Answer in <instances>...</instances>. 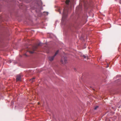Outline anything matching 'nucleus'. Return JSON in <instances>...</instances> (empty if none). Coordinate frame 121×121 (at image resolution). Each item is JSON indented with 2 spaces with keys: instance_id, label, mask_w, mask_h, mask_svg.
Returning <instances> with one entry per match:
<instances>
[{
  "instance_id": "nucleus-1",
  "label": "nucleus",
  "mask_w": 121,
  "mask_h": 121,
  "mask_svg": "<svg viewBox=\"0 0 121 121\" xmlns=\"http://www.w3.org/2000/svg\"><path fill=\"white\" fill-rule=\"evenodd\" d=\"M69 0H66L65 1V3L66 4V7L64 8L62 15V21H63L67 16L68 10L69 9L68 7L69 3Z\"/></svg>"
},
{
  "instance_id": "nucleus-2",
  "label": "nucleus",
  "mask_w": 121,
  "mask_h": 121,
  "mask_svg": "<svg viewBox=\"0 0 121 121\" xmlns=\"http://www.w3.org/2000/svg\"><path fill=\"white\" fill-rule=\"evenodd\" d=\"M42 44L41 42H39L37 44L32 47L30 50L29 51V52L31 54L33 53L34 52V51H37L38 47L39 46H42Z\"/></svg>"
},
{
  "instance_id": "nucleus-3",
  "label": "nucleus",
  "mask_w": 121,
  "mask_h": 121,
  "mask_svg": "<svg viewBox=\"0 0 121 121\" xmlns=\"http://www.w3.org/2000/svg\"><path fill=\"white\" fill-rule=\"evenodd\" d=\"M59 52V50H57L56 52L55 55L53 56H50L49 57V60L50 61H52L54 59V57L56 56V55H57Z\"/></svg>"
},
{
  "instance_id": "nucleus-4",
  "label": "nucleus",
  "mask_w": 121,
  "mask_h": 121,
  "mask_svg": "<svg viewBox=\"0 0 121 121\" xmlns=\"http://www.w3.org/2000/svg\"><path fill=\"white\" fill-rule=\"evenodd\" d=\"M21 75L20 74L17 75V77L16 80L17 81H20L21 79Z\"/></svg>"
},
{
  "instance_id": "nucleus-5",
  "label": "nucleus",
  "mask_w": 121,
  "mask_h": 121,
  "mask_svg": "<svg viewBox=\"0 0 121 121\" xmlns=\"http://www.w3.org/2000/svg\"><path fill=\"white\" fill-rule=\"evenodd\" d=\"M81 56L83 57V58H86V59H88V57L87 55H82Z\"/></svg>"
},
{
  "instance_id": "nucleus-6",
  "label": "nucleus",
  "mask_w": 121,
  "mask_h": 121,
  "mask_svg": "<svg viewBox=\"0 0 121 121\" xmlns=\"http://www.w3.org/2000/svg\"><path fill=\"white\" fill-rule=\"evenodd\" d=\"M63 60L65 63H67V58L66 57H64L63 59Z\"/></svg>"
},
{
  "instance_id": "nucleus-7",
  "label": "nucleus",
  "mask_w": 121,
  "mask_h": 121,
  "mask_svg": "<svg viewBox=\"0 0 121 121\" xmlns=\"http://www.w3.org/2000/svg\"><path fill=\"white\" fill-rule=\"evenodd\" d=\"M35 79V78H33L30 80V81H31V82H33L34 81V80Z\"/></svg>"
},
{
  "instance_id": "nucleus-8",
  "label": "nucleus",
  "mask_w": 121,
  "mask_h": 121,
  "mask_svg": "<svg viewBox=\"0 0 121 121\" xmlns=\"http://www.w3.org/2000/svg\"><path fill=\"white\" fill-rule=\"evenodd\" d=\"M60 62L62 64H63L64 63L63 60L62 59L61 60Z\"/></svg>"
},
{
  "instance_id": "nucleus-9",
  "label": "nucleus",
  "mask_w": 121,
  "mask_h": 121,
  "mask_svg": "<svg viewBox=\"0 0 121 121\" xmlns=\"http://www.w3.org/2000/svg\"><path fill=\"white\" fill-rule=\"evenodd\" d=\"M98 107H99L98 106H96V107H95V108L94 109L96 110L97 109V108H98Z\"/></svg>"
},
{
  "instance_id": "nucleus-10",
  "label": "nucleus",
  "mask_w": 121,
  "mask_h": 121,
  "mask_svg": "<svg viewBox=\"0 0 121 121\" xmlns=\"http://www.w3.org/2000/svg\"><path fill=\"white\" fill-rule=\"evenodd\" d=\"M74 70L75 71H77V70H76V68H74Z\"/></svg>"
},
{
  "instance_id": "nucleus-11",
  "label": "nucleus",
  "mask_w": 121,
  "mask_h": 121,
  "mask_svg": "<svg viewBox=\"0 0 121 121\" xmlns=\"http://www.w3.org/2000/svg\"><path fill=\"white\" fill-rule=\"evenodd\" d=\"M59 12L60 13L61 12H60V10H59Z\"/></svg>"
},
{
  "instance_id": "nucleus-12",
  "label": "nucleus",
  "mask_w": 121,
  "mask_h": 121,
  "mask_svg": "<svg viewBox=\"0 0 121 121\" xmlns=\"http://www.w3.org/2000/svg\"><path fill=\"white\" fill-rule=\"evenodd\" d=\"M39 104H40L38 102V105H39Z\"/></svg>"
},
{
  "instance_id": "nucleus-13",
  "label": "nucleus",
  "mask_w": 121,
  "mask_h": 121,
  "mask_svg": "<svg viewBox=\"0 0 121 121\" xmlns=\"http://www.w3.org/2000/svg\"><path fill=\"white\" fill-rule=\"evenodd\" d=\"M108 67V66H107V67Z\"/></svg>"
}]
</instances>
